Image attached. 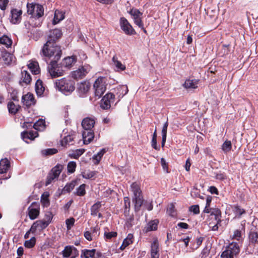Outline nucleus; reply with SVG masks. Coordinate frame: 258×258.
Instances as JSON below:
<instances>
[{"label": "nucleus", "instance_id": "obj_44", "mask_svg": "<svg viewBox=\"0 0 258 258\" xmlns=\"http://www.w3.org/2000/svg\"><path fill=\"white\" fill-rule=\"evenodd\" d=\"M129 14L133 17L134 19L141 18V16H142V13H141L139 10L136 9H131L129 12Z\"/></svg>", "mask_w": 258, "mask_h": 258}, {"label": "nucleus", "instance_id": "obj_63", "mask_svg": "<svg viewBox=\"0 0 258 258\" xmlns=\"http://www.w3.org/2000/svg\"><path fill=\"white\" fill-rule=\"evenodd\" d=\"M135 23L139 26V28L143 29L145 33H146V30L144 28V25L142 22L141 18H137V19H134Z\"/></svg>", "mask_w": 258, "mask_h": 258}, {"label": "nucleus", "instance_id": "obj_15", "mask_svg": "<svg viewBox=\"0 0 258 258\" xmlns=\"http://www.w3.org/2000/svg\"><path fill=\"white\" fill-rule=\"evenodd\" d=\"M48 225V223H46L43 220H37L34 222L32 225L31 227V230H32V233H34L36 231L37 229L41 230L44 229L46 228Z\"/></svg>", "mask_w": 258, "mask_h": 258}, {"label": "nucleus", "instance_id": "obj_38", "mask_svg": "<svg viewBox=\"0 0 258 258\" xmlns=\"http://www.w3.org/2000/svg\"><path fill=\"white\" fill-rule=\"evenodd\" d=\"M8 108L10 113L15 114L18 111L20 106L19 105H16L13 102H11L8 103Z\"/></svg>", "mask_w": 258, "mask_h": 258}, {"label": "nucleus", "instance_id": "obj_31", "mask_svg": "<svg viewBox=\"0 0 258 258\" xmlns=\"http://www.w3.org/2000/svg\"><path fill=\"white\" fill-rule=\"evenodd\" d=\"M74 136L73 135H69L65 136L61 140V143L62 146L72 145L74 144Z\"/></svg>", "mask_w": 258, "mask_h": 258}, {"label": "nucleus", "instance_id": "obj_40", "mask_svg": "<svg viewBox=\"0 0 258 258\" xmlns=\"http://www.w3.org/2000/svg\"><path fill=\"white\" fill-rule=\"evenodd\" d=\"M112 62L113 64L117 69V71H123L125 69V66L122 64L121 62L117 60V57L114 56L112 57Z\"/></svg>", "mask_w": 258, "mask_h": 258}, {"label": "nucleus", "instance_id": "obj_56", "mask_svg": "<svg viewBox=\"0 0 258 258\" xmlns=\"http://www.w3.org/2000/svg\"><path fill=\"white\" fill-rule=\"evenodd\" d=\"M84 152L85 150L83 149H77L72 154L71 157L75 159H78Z\"/></svg>", "mask_w": 258, "mask_h": 258}, {"label": "nucleus", "instance_id": "obj_45", "mask_svg": "<svg viewBox=\"0 0 258 258\" xmlns=\"http://www.w3.org/2000/svg\"><path fill=\"white\" fill-rule=\"evenodd\" d=\"M167 213L169 216L173 217L176 216V211L175 209V206L173 204H170L168 206Z\"/></svg>", "mask_w": 258, "mask_h": 258}, {"label": "nucleus", "instance_id": "obj_55", "mask_svg": "<svg viewBox=\"0 0 258 258\" xmlns=\"http://www.w3.org/2000/svg\"><path fill=\"white\" fill-rule=\"evenodd\" d=\"M37 5V4H28L27 5L28 14L32 16L34 13L36 5Z\"/></svg>", "mask_w": 258, "mask_h": 258}, {"label": "nucleus", "instance_id": "obj_54", "mask_svg": "<svg viewBox=\"0 0 258 258\" xmlns=\"http://www.w3.org/2000/svg\"><path fill=\"white\" fill-rule=\"evenodd\" d=\"M76 168V163L74 161H70L68 163L67 166L68 172L70 173H73L75 171Z\"/></svg>", "mask_w": 258, "mask_h": 258}, {"label": "nucleus", "instance_id": "obj_62", "mask_svg": "<svg viewBox=\"0 0 258 258\" xmlns=\"http://www.w3.org/2000/svg\"><path fill=\"white\" fill-rule=\"evenodd\" d=\"M58 178L53 176V174L51 172L49 173L47 177V180L46 181V185H47L50 184L53 180L57 179Z\"/></svg>", "mask_w": 258, "mask_h": 258}, {"label": "nucleus", "instance_id": "obj_2", "mask_svg": "<svg viewBox=\"0 0 258 258\" xmlns=\"http://www.w3.org/2000/svg\"><path fill=\"white\" fill-rule=\"evenodd\" d=\"M131 190L133 193L132 199L134 204L135 210L138 212L140 210L141 207L143 204V197L140 186L137 182H133L131 185Z\"/></svg>", "mask_w": 258, "mask_h": 258}, {"label": "nucleus", "instance_id": "obj_9", "mask_svg": "<svg viewBox=\"0 0 258 258\" xmlns=\"http://www.w3.org/2000/svg\"><path fill=\"white\" fill-rule=\"evenodd\" d=\"M29 218L31 220L36 219L40 214V204L38 202H33L28 208Z\"/></svg>", "mask_w": 258, "mask_h": 258}, {"label": "nucleus", "instance_id": "obj_8", "mask_svg": "<svg viewBox=\"0 0 258 258\" xmlns=\"http://www.w3.org/2000/svg\"><path fill=\"white\" fill-rule=\"evenodd\" d=\"M119 23L121 29L125 34L132 35L136 33L132 25L125 18L121 17L120 19Z\"/></svg>", "mask_w": 258, "mask_h": 258}, {"label": "nucleus", "instance_id": "obj_42", "mask_svg": "<svg viewBox=\"0 0 258 258\" xmlns=\"http://www.w3.org/2000/svg\"><path fill=\"white\" fill-rule=\"evenodd\" d=\"M62 169V166L61 165H57L54 167H53L51 170V172L53 174L54 177H58L59 174H60L61 170Z\"/></svg>", "mask_w": 258, "mask_h": 258}, {"label": "nucleus", "instance_id": "obj_11", "mask_svg": "<svg viewBox=\"0 0 258 258\" xmlns=\"http://www.w3.org/2000/svg\"><path fill=\"white\" fill-rule=\"evenodd\" d=\"M90 88V85L88 82L84 81L79 84L77 91L80 97H84L86 96Z\"/></svg>", "mask_w": 258, "mask_h": 258}, {"label": "nucleus", "instance_id": "obj_22", "mask_svg": "<svg viewBox=\"0 0 258 258\" xmlns=\"http://www.w3.org/2000/svg\"><path fill=\"white\" fill-rule=\"evenodd\" d=\"M35 91L37 95L39 96H41L44 92L45 87L43 86L42 81L38 79L35 85Z\"/></svg>", "mask_w": 258, "mask_h": 258}, {"label": "nucleus", "instance_id": "obj_37", "mask_svg": "<svg viewBox=\"0 0 258 258\" xmlns=\"http://www.w3.org/2000/svg\"><path fill=\"white\" fill-rule=\"evenodd\" d=\"M49 194L48 192H44L41 197V202L44 207H48L50 202L48 199Z\"/></svg>", "mask_w": 258, "mask_h": 258}, {"label": "nucleus", "instance_id": "obj_14", "mask_svg": "<svg viewBox=\"0 0 258 258\" xmlns=\"http://www.w3.org/2000/svg\"><path fill=\"white\" fill-rule=\"evenodd\" d=\"M32 80L30 74L26 70L21 71V77L19 80V84L21 86L27 85Z\"/></svg>", "mask_w": 258, "mask_h": 258}, {"label": "nucleus", "instance_id": "obj_64", "mask_svg": "<svg viewBox=\"0 0 258 258\" xmlns=\"http://www.w3.org/2000/svg\"><path fill=\"white\" fill-rule=\"evenodd\" d=\"M189 210L195 214H198L200 213L199 206L198 205L191 206L189 207Z\"/></svg>", "mask_w": 258, "mask_h": 258}, {"label": "nucleus", "instance_id": "obj_59", "mask_svg": "<svg viewBox=\"0 0 258 258\" xmlns=\"http://www.w3.org/2000/svg\"><path fill=\"white\" fill-rule=\"evenodd\" d=\"M75 186V182L72 181L69 183L66 184V185L64 187L63 190L67 192H70L72 190Z\"/></svg>", "mask_w": 258, "mask_h": 258}, {"label": "nucleus", "instance_id": "obj_7", "mask_svg": "<svg viewBox=\"0 0 258 258\" xmlns=\"http://www.w3.org/2000/svg\"><path fill=\"white\" fill-rule=\"evenodd\" d=\"M103 78H98L94 83L95 96L100 98L106 91V85Z\"/></svg>", "mask_w": 258, "mask_h": 258}, {"label": "nucleus", "instance_id": "obj_46", "mask_svg": "<svg viewBox=\"0 0 258 258\" xmlns=\"http://www.w3.org/2000/svg\"><path fill=\"white\" fill-rule=\"evenodd\" d=\"M86 184H82L76 189L75 194L78 196H84L86 194Z\"/></svg>", "mask_w": 258, "mask_h": 258}, {"label": "nucleus", "instance_id": "obj_57", "mask_svg": "<svg viewBox=\"0 0 258 258\" xmlns=\"http://www.w3.org/2000/svg\"><path fill=\"white\" fill-rule=\"evenodd\" d=\"M234 212L236 216H238L239 217L245 213V210L241 208L237 205L234 206Z\"/></svg>", "mask_w": 258, "mask_h": 258}, {"label": "nucleus", "instance_id": "obj_17", "mask_svg": "<svg viewBox=\"0 0 258 258\" xmlns=\"http://www.w3.org/2000/svg\"><path fill=\"white\" fill-rule=\"evenodd\" d=\"M22 100L23 104L27 107H30L31 105H34L36 102L34 95L31 93H27L23 96Z\"/></svg>", "mask_w": 258, "mask_h": 258}, {"label": "nucleus", "instance_id": "obj_32", "mask_svg": "<svg viewBox=\"0 0 258 258\" xmlns=\"http://www.w3.org/2000/svg\"><path fill=\"white\" fill-rule=\"evenodd\" d=\"M250 244H255L258 243V233L255 231L250 230L248 235Z\"/></svg>", "mask_w": 258, "mask_h": 258}, {"label": "nucleus", "instance_id": "obj_21", "mask_svg": "<svg viewBox=\"0 0 258 258\" xmlns=\"http://www.w3.org/2000/svg\"><path fill=\"white\" fill-rule=\"evenodd\" d=\"M27 66L33 74L37 75L39 73V67L38 63L37 61L34 60H30Z\"/></svg>", "mask_w": 258, "mask_h": 258}, {"label": "nucleus", "instance_id": "obj_19", "mask_svg": "<svg viewBox=\"0 0 258 258\" xmlns=\"http://www.w3.org/2000/svg\"><path fill=\"white\" fill-rule=\"evenodd\" d=\"M77 61V58L75 56H72L64 58L62 62L61 65L64 68H71Z\"/></svg>", "mask_w": 258, "mask_h": 258}, {"label": "nucleus", "instance_id": "obj_47", "mask_svg": "<svg viewBox=\"0 0 258 258\" xmlns=\"http://www.w3.org/2000/svg\"><path fill=\"white\" fill-rule=\"evenodd\" d=\"M106 152L105 149H102L100 152H99L97 154L94 155L93 156V159L96 161V164H98L100 161L102 157Z\"/></svg>", "mask_w": 258, "mask_h": 258}, {"label": "nucleus", "instance_id": "obj_33", "mask_svg": "<svg viewBox=\"0 0 258 258\" xmlns=\"http://www.w3.org/2000/svg\"><path fill=\"white\" fill-rule=\"evenodd\" d=\"M134 236L132 234H128L126 238L124 239L120 249L123 250L125 248L133 242Z\"/></svg>", "mask_w": 258, "mask_h": 258}, {"label": "nucleus", "instance_id": "obj_12", "mask_svg": "<svg viewBox=\"0 0 258 258\" xmlns=\"http://www.w3.org/2000/svg\"><path fill=\"white\" fill-rule=\"evenodd\" d=\"M1 57L4 63L7 65L14 63L15 61V57L13 54L6 50L2 51Z\"/></svg>", "mask_w": 258, "mask_h": 258}, {"label": "nucleus", "instance_id": "obj_24", "mask_svg": "<svg viewBox=\"0 0 258 258\" xmlns=\"http://www.w3.org/2000/svg\"><path fill=\"white\" fill-rule=\"evenodd\" d=\"M38 135V134L36 132H23L21 133L22 138L26 142H27L26 139L33 140Z\"/></svg>", "mask_w": 258, "mask_h": 258}, {"label": "nucleus", "instance_id": "obj_50", "mask_svg": "<svg viewBox=\"0 0 258 258\" xmlns=\"http://www.w3.org/2000/svg\"><path fill=\"white\" fill-rule=\"evenodd\" d=\"M111 103L110 102V101L103 97L101 100V107L104 109H107L110 107Z\"/></svg>", "mask_w": 258, "mask_h": 258}, {"label": "nucleus", "instance_id": "obj_27", "mask_svg": "<svg viewBox=\"0 0 258 258\" xmlns=\"http://www.w3.org/2000/svg\"><path fill=\"white\" fill-rule=\"evenodd\" d=\"M210 216L212 217L211 218H214L215 221H217V223H221V212L218 208L212 209Z\"/></svg>", "mask_w": 258, "mask_h": 258}, {"label": "nucleus", "instance_id": "obj_43", "mask_svg": "<svg viewBox=\"0 0 258 258\" xmlns=\"http://www.w3.org/2000/svg\"><path fill=\"white\" fill-rule=\"evenodd\" d=\"M62 169V166L61 165H57L54 167H53L51 170V172L53 174L54 177H58L59 174H60L61 170Z\"/></svg>", "mask_w": 258, "mask_h": 258}, {"label": "nucleus", "instance_id": "obj_23", "mask_svg": "<svg viewBox=\"0 0 258 258\" xmlns=\"http://www.w3.org/2000/svg\"><path fill=\"white\" fill-rule=\"evenodd\" d=\"M10 167V163L7 159H2L0 161V173H6Z\"/></svg>", "mask_w": 258, "mask_h": 258}, {"label": "nucleus", "instance_id": "obj_10", "mask_svg": "<svg viewBox=\"0 0 258 258\" xmlns=\"http://www.w3.org/2000/svg\"><path fill=\"white\" fill-rule=\"evenodd\" d=\"M22 14V11L18 10L17 9H13L11 11L10 21L14 24H19L21 20V15Z\"/></svg>", "mask_w": 258, "mask_h": 258}, {"label": "nucleus", "instance_id": "obj_5", "mask_svg": "<svg viewBox=\"0 0 258 258\" xmlns=\"http://www.w3.org/2000/svg\"><path fill=\"white\" fill-rule=\"evenodd\" d=\"M58 60H51L47 67L48 72L52 78H56L63 75L64 70L62 66L57 64Z\"/></svg>", "mask_w": 258, "mask_h": 258}, {"label": "nucleus", "instance_id": "obj_53", "mask_svg": "<svg viewBox=\"0 0 258 258\" xmlns=\"http://www.w3.org/2000/svg\"><path fill=\"white\" fill-rule=\"evenodd\" d=\"M231 143L230 141H226L222 146V149L224 152L230 151L231 149Z\"/></svg>", "mask_w": 258, "mask_h": 258}, {"label": "nucleus", "instance_id": "obj_49", "mask_svg": "<svg viewBox=\"0 0 258 258\" xmlns=\"http://www.w3.org/2000/svg\"><path fill=\"white\" fill-rule=\"evenodd\" d=\"M242 231L239 229L234 230L233 234L231 236L232 239L240 241L242 239Z\"/></svg>", "mask_w": 258, "mask_h": 258}, {"label": "nucleus", "instance_id": "obj_26", "mask_svg": "<svg viewBox=\"0 0 258 258\" xmlns=\"http://www.w3.org/2000/svg\"><path fill=\"white\" fill-rule=\"evenodd\" d=\"M114 91L116 92L118 98H121L127 93L128 90L127 86H121L117 87Z\"/></svg>", "mask_w": 258, "mask_h": 258}, {"label": "nucleus", "instance_id": "obj_41", "mask_svg": "<svg viewBox=\"0 0 258 258\" xmlns=\"http://www.w3.org/2000/svg\"><path fill=\"white\" fill-rule=\"evenodd\" d=\"M73 246L68 245L65 246L62 251V254L63 257H69L72 254Z\"/></svg>", "mask_w": 258, "mask_h": 258}, {"label": "nucleus", "instance_id": "obj_18", "mask_svg": "<svg viewBox=\"0 0 258 258\" xmlns=\"http://www.w3.org/2000/svg\"><path fill=\"white\" fill-rule=\"evenodd\" d=\"M95 120L94 117H86L82 121L83 129L93 130Z\"/></svg>", "mask_w": 258, "mask_h": 258}, {"label": "nucleus", "instance_id": "obj_3", "mask_svg": "<svg viewBox=\"0 0 258 258\" xmlns=\"http://www.w3.org/2000/svg\"><path fill=\"white\" fill-rule=\"evenodd\" d=\"M55 87L63 94L71 93L75 90V82L71 79L63 78L55 82Z\"/></svg>", "mask_w": 258, "mask_h": 258}, {"label": "nucleus", "instance_id": "obj_13", "mask_svg": "<svg viewBox=\"0 0 258 258\" xmlns=\"http://www.w3.org/2000/svg\"><path fill=\"white\" fill-rule=\"evenodd\" d=\"M82 137L84 143L85 144H88L94 139V131L93 130L84 129L82 132Z\"/></svg>", "mask_w": 258, "mask_h": 258}, {"label": "nucleus", "instance_id": "obj_6", "mask_svg": "<svg viewBox=\"0 0 258 258\" xmlns=\"http://www.w3.org/2000/svg\"><path fill=\"white\" fill-rule=\"evenodd\" d=\"M91 67L89 64H86L79 67L77 70L71 72L72 77L75 80L82 79L90 71Z\"/></svg>", "mask_w": 258, "mask_h": 258}, {"label": "nucleus", "instance_id": "obj_29", "mask_svg": "<svg viewBox=\"0 0 258 258\" xmlns=\"http://www.w3.org/2000/svg\"><path fill=\"white\" fill-rule=\"evenodd\" d=\"M64 18V13L58 10H56L54 13V16L53 21L54 24H57Z\"/></svg>", "mask_w": 258, "mask_h": 258}, {"label": "nucleus", "instance_id": "obj_1", "mask_svg": "<svg viewBox=\"0 0 258 258\" xmlns=\"http://www.w3.org/2000/svg\"><path fill=\"white\" fill-rule=\"evenodd\" d=\"M51 40H47L44 45L42 52L45 56L51 58L52 60H58L61 55V50L60 47L56 44V43L51 42Z\"/></svg>", "mask_w": 258, "mask_h": 258}, {"label": "nucleus", "instance_id": "obj_36", "mask_svg": "<svg viewBox=\"0 0 258 258\" xmlns=\"http://www.w3.org/2000/svg\"><path fill=\"white\" fill-rule=\"evenodd\" d=\"M101 206L100 202H97L94 204H93L90 209L91 211V215L92 216H96L97 214L99 212V209H100Z\"/></svg>", "mask_w": 258, "mask_h": 258}, {"label": "nucleus", "instance_id": "obj_39", "mask_svg": "<svg viewBox=\"0 0 258 258\" xmlns=\"http://www.w3.org/2000/svg\"><path fill=\"white\" fill-rule=\"evenodd\" d=\"M168 125V121H166L162 129V142H161V146L162 147H163L165 146V144L166 142V136H167V127Z\"/></svg>", "mask_w": 258, "mask_h": 258}, {"label": "nucleus", "instance_id": "obj_35", "mask_svg": "<svg viewBox=\"0 0 258 258\" xmlns=\"http://www.w3.org/2000/svg\"><path fill=\"white\" fill-rule=\"evenodd\" d=\"M158 223L159 222L157 220H154L149 222L145 227L146 231L149 232L156 230L157 229Z\"/></svg>", "mask_w": 258, "mask_h": 258}, {"label": "nucleus", "instance_id": "obj_34", "mask_svg": "<svg viewBox=\"0 0 258 258\" xmlns=\"http://www.w3.org/2000/svg\"><path fill=\"white\" fill-rule=\"evenodd\" d=\"M0 44L5 45L6 47H11L12 44V39L7 35H4L0 37Z\"/></svg>", "mask_w": 258, "mask_h": 258}, {"label": "nucleus", "instance_id": "obj_52", "mask_svg": "<svg viewBox=\"0 0 258 258\" xmlns=\"http://www.w3.org/2000/svg\"><path fill=\"white\" fill-rule=\"evenodd\" d=\"M45 125V121L43 119H39L33 124V127L36 130H40Z\"/></svg>", "mask_w": 258, "mask_h": 258}, {"label": "nucleus", "instance_id": "obj_4", "mask_svg": "<svg viewBox=\"0 0 258 258\" xmlns=\"http://www.w3.org/2000/svg\"><path fill=\"white\" fill-rule=\"evenodd\" d=\"M240 252V247L236 242H232L226 247V249L222 253L221 258H234Z\"/></svg>", "mask_w": 258, "mask_h": 258}, {"label": "nucleus", "instance_id": "obj_25", "mask_svg": "<svg viewBox=\"0 0 258 258\" xmlns=\"http://www.w3.org/2000/svg\"><path fill=\"white\" fill-rule=\"evenodd\" d=\"M96 253V250L95 249H83L81 254L82 258H93Z\"/></svg>", "mask_w": 258, "mask_h": 258}, {"label": "nucleus", "instance_id": "obj_28", "mask_svg": "<svg viewBox=\"0 0 258 258\" xmlns=\"http://www.w3.org/2000/svg\"><path fill=\"white\" fill-rule=\"evenodd\" d=\"M199 82L198 80H186L183 86L186 89H196L198 87Z\"/></svg>", "mask_w": 258, "mask_h": 258}, {"label": "nucleus", "instance_id": "obj_58", "mask_svg": "<svg viewBox=\"0 0 258 258\" xmlns=\"http://www.w3.org/2000/svg\"><path fill=\"white\" fill-rule=\"evenodd\" d=\"M53 216V215L51 212L47 211L46 212L44 218L43 220L45 221L46 223H48V224H49L52 219Z\"/></svg>", "mask_w": 258, "mask_h": 258}, {"label": "nucleus", "instance_id": "obj_20", "mask_svg": "<svg viewBox=\"0 0 258 258\" xmlns=\"http://www.w3.org/2000/svg\"><path fill=\"white\" fill-rule=\"evenodd\" d=\"M151 258H159V243L157 240H154L151 244Z\"/></svg>", "mask_w": 258, "mask_h": 258}, {"label": "nucleus", "instance_id": "obj_51", "mask_svg": "<svg viewBox=\"0 0 258 258\" xmlns=\"http://www.w3.org/2000/svg\"><path fill=\"white\" fill-rule=\"evenodd\" d=\"M57 150L56 149H47L41 151V154L44 156L51 155L56 154Z\"/></svg>", "mask_w": 258, "mask_h": 258}, {"label": "nucleus", "instance_id": "obj_48", "mask_svg": "<svg viewBox=\"0 0 258 258\" xmlns=\"http://www.w3.org/2000/svg\"><path fill=\"white\" fill-rule=\"evenodd\" d=\"M36 243V238L35 237H32L30 239L26 240L24 243V246L28 248H32Z\"/></svg>", "mask_w": 258, "mask_h": 258}, {"label": "nucleus", "instance_id": "obj_16", "mask_svg": "<svg viewBox=\"0 0 258 258\" xmlns=\"http://www.w3.org/2000/svg\"><path fill=\"white\" fill-rule=\"evenodd\" d=\"M62 35L60 30L55 29L50 31L47 40H51V42L56 43V41L59 39Z\"/></svg>", "mask_w": 258, "mask_h": 258}, {"label": "nucleus", "instance_id": "obj_60", "mask_svg": "<svg viewBox=\"0 0 258 258\" xmlns=\"http://www.w3.org/2000/svg\"><path fill=\"white\" fill-rule=\"evenodd\" d=\"M75 219L74 218H71L67 219L66 220V224L67 225V228L68 230H70L73 226L75 223Z\"/></svg>", "mask_w": 258, "mask_h": 258}, {"label": "nucleus", "instance_id": "obj_61", "mask_svg": "<svg viewBox=\"0 0 258 258\" xmlns=\"http://www.w3.org/2000/svg\"><path fill=\"white\" fill-rule=\"evenodd\" d=\"M124 213H126L129 212V209L130 208L131 202L130 199L128 197H125L124 198Z\"/></svg>", "mask_w": 258, "mask_h": 258}, {"label": "nucleus", "instance_id": "obj_30", "mask_svg": "<svg viewBox=\"0 0 258 258\" xmlns=\"http://www.w3.org/2000/svg\"><path fill=\"white\" fill-rule=\"evenodd\" d=\"M44 9L42 5L38 4L36 5L35 10L34 14L32 15L33 18H39L43 15Z\"/></svg>", "mask_w": 258, "mask_h": 258}]
</instances>
